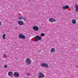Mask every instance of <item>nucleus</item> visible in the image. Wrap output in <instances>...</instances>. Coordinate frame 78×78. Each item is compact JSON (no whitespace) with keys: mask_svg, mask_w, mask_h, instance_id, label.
<instances>
[{"mask_svg":"<svg viewBox=\"0 0 78 78\" xmlns=\"http://www.w3.org/2000/svg\"><path fill=\"white\" fill-rule=\"evenodd\" d=\"M18 24L19 25H23L24 23L23 22L20 21H18Z\"/></svg>","mask_w":78,"mask_h":78,"instance_id":"obj_8","label":"nucleus"},{"mask_svg":"<svg viewBox=\"0 0 78 78\" xmlns=\"http://www.w3.org/2000/svg\"><path fill=\"white\" fill-rule=\"evenodd\" d=\"M72 22L73 24H75L76 23V20H73L72 21Z\"/></svg>","mask_w":78,"mask_h":78,"instance_id":"obj_15","label":"nucleus"},{"mask_svg":"<svg viewBox=\"0 0 78 78\" xmlns=\"http://www.w3.org/2000/svg\"><path fill=\"white\" fill-rule=\"evenodd\" d=\"M51 51L52 53H53V52H55V49L54 48H52L51 50Z\"/></svg>","mask_w":78,"mask_h":78,"instance_id":"obj_14","label":"nucleus"},{"mask_svg":"<svg viewBox=\"0 0 78 78\" xmlns=\"http://www.w3.org/2000/svg\"><path fill=\"white\" fill-rule=\"evenodd\" d=\"M49 21L50 22H55V19L50 18L49 19Z\"/></svg>","mask_w":78,"mask_h":78,"instance_id":"obj_11","label":"nucleus"},{"mask_svg":"<svg viewBox=\"0 0 78 78\" xmlns=\"http://www.w3.org/2000/svg\"><path fill=\"white\" fill-rule=\"evenodd\" d=\"M12 74V72H11V71L9 72L8 73L9 76H10V77H12V76H11Z\"/></svg>","mask_w":78,"mask_h":78,"instance_id":"obj_13","label":"nucleus"},{"mask_svg":"<svg viewBox=\"0 0 78 78\" xmlns=\"http://www.w3.org/2000/svg\"><path fill=\"white\" fill-rule=\"evenodd\" d=\"M62 8L63 9H68V8H69V6L68 5H66V6H63L62 7Z\"/></svg>","mask_w":78,"mask_h":78,"instance_id":"obj_9","label":"nucleus"},{"mask_svg":"<svg viewBox=\"0 0 78 78\" xmlns=\"http://www.w3.org/2000/svg\"><path fill=\"white\" fill-rule=\"evenodd\" d=\"M29 1H30V0H28Z\"/></svg>","mask_w":78,"mask_h":78,"instance_id":"obj_24","label":"nucleus"},{"mask_svg":"<svg viewBox=\"0 0 78 78\" xmlns=\"http://www.w3.org/2000/svg\"><path fill=\"white\" fill-rule=\"evenodd\" d=\"M40 52H41V51H40L38 52V53H39Z\"/></svg>","mask_w":78,"mask_h":78,"instance_id":"obj_22","label":"nucleus"},{"mask_svg":"<svg viewBox=\"0 0 78 78\" xmlns=\"http://www.w3.org/2000/svg\"><path fill=\"white\" fill-rule=\"evenodd\" d=\"M2 25V23L0 22V26H1V25Z\"/></svg>","mask_w":78,"mask_h":78,"instance_id":"obj_21","label":"nucleus"},{"mask_svg":"<svg viewBox=\"0 0 78 78\" xmlns=\"http://www.w3.org/2000/svg\"><path fill=\"white\" fill-rule=\"evenodd\" d=\"M38 78H44V74L41 72H39L38 74Z\"/></svg>","mask_w":78,"mask_h":78,"instance_id":"obj_1","label":"nucleus"},{"mask_svg":"<svg viewBox=\"0 0 78 78\" xmlns=\"http://www.w3.org/2000/svg\"><path fill=\"white\" fill-rule=\"evenodd\" d=\"M41 66H42V67H46V68H48V67H49L48 65V64H47L44 63H42L41 64Z\"/></svg>","mask_w":78,"mask_h":78,"instance_id":"obj_3","label":"nucleus"},{"mask_svg":"<svg viewBox=\"0 0 78 78\" xmlns=\"http://www.w3.org/2000/svg\"><path fill=\"white\" fill-rule=\"evenodd\" d=\"M35 38V39L34 41L35 42H36V41H37L38 40H39V41H40V40H41V39H42V38L41 37H39L38 35Z\"/></svg>","mask_w":78,"mask_h":78,"instance_id":"obj_2","label":"nucleus"},{"mask_svg":"<svg viewBox=\"0 0 78 78\" xmlns=\"http://www.w3.org/2000/svg\"><path fill=\"white\" fill-rule=\"evenodd\" d=\"M27 76H30V73H27Z\"/></svg>","mask_w":78,"mask_h":78,"instance_id":"obj_19","label":"nucleus"},{"mask_svg":"<svg viewBox=\"0 0 78 78\" xmlns=\"http://www.w3.org/2000/svg\"><path fill=\"white\" fill-rule=\"evenodd\" d=\"M41 36H45V34L44 33H42L41 34Z\"/></svg>","mask_w":78,"mask_h":78,"instance_id":"obj_17","label":"nucleus"},{"mask_svg":"<svg viewBox=\"0 0 78 78\" xmlns=\"http://www.w3.org/2000/svg\"><path fill=\"white\" fill-rule=\"evenodd\" d=\"M22 19L24 20H26V18H23L21 16L19 18V20H22Z\"/></svg>","mask_w":78,"mask_h":78,"instance_id":"obj_12","label":"nucleus"},{"mask_svg":"<svg viewBox=\"0 0 78 78\" xmlns=\"http://www.w3.org/2000/svg\"><path fill=\"white\" fill-rule=\"evenodd\" d=\"M5 36H6V34H4L2 36V37H3V38L5 39Z\"/></svg>","mask_w":78,"mask_h":78,"instance_id":"obj_16","label":"nucleus"},{"mask_svg":"<svg viewBox=\"0 0 78 78\" xmlns=\"http://www.w3.org/2000/svg\"><path fill=\"white\" fill-rule=\"evenodd\" d=\"M19 38L20 39H21V38H22L23 39H25L26 37L25 35H23V34H20L19 35Z\"/></svg>","mask_w":78,"mask_h":78,"instance_id":"obj_5","label":"nucleus"},{"mask_svg":"<svg viewBox=\"0 0 78 78\" xmlns=\"http://www.w3.org/2000/svg\"><path fill=\"white\" fill-rule=\"evenodd\" d=\"M75 8L76 9V12H78V5L77 4H76L75 5Z\"/></svg>","mask_w":78,"mask_h":78,"instance_id":"obj_10","label":"nucleus"},{"mask_svg":"<svg viewBox=\"0 0 78 78\" xmlns=\"http://www.w3.org/2000/svg\"><path fill=\"white\" fill-rule=\"evenodd\" d=\"M33 29L34 31H38L39 30V27L37 26H34Z\"/></svg>","mask_w":78,"mask_h":78,"instance_id":"obj_7","label":"nucleus"},{"mask_svg":"<svg viewBox=\"0 0 78 78\" xmlns=\"http://www.w3.org/2000/svg\"><path fill=\"white\" fill-rule=\"evenodd\" d=\"M8 66H7V65H5V66H4V67H5V68H6Z\"/></svg>","mask_w":78,"mask_h":78,"instance_id":"obj_18","label":"nucleus"},{"mask_svg":"<svg viewBox=\"0 0 78 78\" xmlns=\"http://www.w3.org/2000/svg\"><path fill=\"white\" fill-rule=\"evenodd\" d=\"M76 67H77V66H76Z\"/></svg>","mask_w":78,"mask_h":78,"instance_id":"obj_23","label":"nucleus"},{"mask_svg":"<svg viewBox=\"0 0 78 78\" xmlns=\"http://www.w3.org/2000/svg\"><path fill=\"white\" fill-rule=\"evenodd\" d=\"M4 56L5 57H6V55L4 54Z\"/></svg>","mask_w":78,"mask_h":78,"instance_id":"obj_20","label":"nucleus"},{"mask_svg":"<svg viewBox=\"0 0 78 78\" xmlns=\"http://www.w3.org/2000/svg\"><path fill=\"white\" fill-rule=\"evenodd\" d=\"M25 62L26 63H27V64H28L30 65L31 64V60L27 58L26 59Z\"/></svg>","mask_w":78,"mask_h":78,"instance_id":"obj_4","label":"nucleus"},{"mask_svg":"<svg viewBox=\"0 0 78 78\" xmlns=\"http://www.w3.org/2000/svg\"><path fill=\"white\" fill-rule=\"evenodd\" d=\"M14 76L15 77H16V78H17L19 77L20 75H19V74L17 72H15L14 73Z\"/></svg>","mask_w":78,"mask_h":78,"instance_id":"obj_6","label":"nucleus"}]
</instances>
